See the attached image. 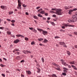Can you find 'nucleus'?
Segmentation results:
<instances>
[{"label": "nucleus", "instance_id": "obj_55", "mask_svg": "<svg viewBox=\"0 0 77 77\" xmlns=\"http://www.w3.org/2000/svg\"><path fill=\"white\" fill-rule=\"evenodd\" d=\"M11 25L12 26H15V24H14V23H12L11 24Z\"/></svg>", "mask_w": 77, "mask_h": 77}, {"label": "nucleus", "instance_id": "obj_11", "mask_svg": "<svg viewBox=\"0 0 77 77\" xmlns=\"http://www.w3.org/2000/svg\"><path fill=\"white\" fill-rule=\"evenodd\" d=\"M21 5H18L17 7V9H21Z\"/></svg>", "mask_w": 77, "mask_h": 77}, {"label": "nucleus", "instance_id": "obj_44", "mask_svg": "<svg viewBox=\"0 0 77 77\" xmlns=\"http://www.w3.org/2000/svg\"><path fill=\"white\" fill-rule=\"evenodd\" d=\"M2 76H3V77H5V75L3 74H2Z\"/></svg>", "mask_w": 77, "mask_h": 77}, {"label": "nucleus", "instance_id": "obj_40", "mask_svg": "<svg viewBox=\"0 0 77 77\" xmlns=\"http://www.w3.org/2000/svg\"><path fill=\"white\" fill-rule=\"evenodd\" d=\"M24 62H25V61H24V60H23L20 61V62H21L22 63Z\"/></svg>", "mask_w": 77, "mask_h": 77}, {"label": "nucleus", "instance_id": "obj_52", "mask_svg": "<svg viewBox=\"0 0 77 77\" xmlns=\"http://www.w3.org/2000/svg\"><path fill=\"white\" fill-rule=\"evenodd\" d=\"M48 13H45V16H48Z\"/></svg>", "mask_w": 77, "mask_h": 77}, {"label": "nucleus", "instance_id": "obj_23", "mask_svg": "<svg viewBox=\"0 0 77 77\" xmlns=\"http://www.w3.org/2000/svg\"><path fill=\"white\" fill-rule=\"evenodd\" d=\"M18 5H22V4L21 3V1H18Z\"/></svg>", "mask_w": 77, "mask_h": 77}, {"label": "nucleus", "instance_id": "obj_59", "mask_svg": "<svg viewBox=\"0 0 77 77\" xmlns=\"http://www.w3.org/2000/svg\"><path fill=\"white\" fill-rule=\"evenodd\" d=\"M5 29L6 30H8V28H5Z\"/></svg>", "mask_w": 77, "mask_h": 77}, {"label": "nucleus", "instance_id": "obj_51", "mask_svg": "<svg viewBox=\"0 0 77 77\" xmlns=\"http://www.w3.org/2000/svg\"><path fill=\"white\" fill-rule=\"evenodd\" d=\"M0 66L2 67H3L4 66V65H2V64H1Z\"/></svg>", "mask_w": 77, "mask_h": 77}, {"label": "nucleus", "instance_id": "obj_8", "mask_svg": "<svg viewBox=\"0 0 77 77\" xmlns=\"http://www.w3.org/2000/svg\"><path fill=\"white\" fill-rule=\"evenodd\" d=\"M16 36H17V37H22V38H24V36L23 35H21L20 34H18L16 35Z\"/></svg>", "mask_w": 77, "mask_h": 77}, {"label": "nucleus", "instance_id": "obj_62", "mask_svg": "<svg viewBox=\"0 0 77 77\" xmlns=\"http://www.w3.org/2000/svg\"><path fill=\"white\" fill-rule=\"evenodd\" d=\"M69 14H70V15H71V12L69 11Z\"/></svg>", "mask_w": 77, "mask_h": 77}, {"label": "nucleus", "instance_id": "obj_17", "mask_svg": "<svg viewBox=\"0 0 77 77\" xmlns=\"http://www.w3.org/2000/svg\"><path fill=\"white\" fill-rule=\"evenodd\" d=\"M63 69H64V72H66V70H68V69H66L65 67L63 68Z\"/></svg>", "mask_w": 77, "mask_h": 77}, {"label": "nucleus", "instance_id": "obj_5", "mask_svg": "<svg viewBox=\"0 0 77 77\" xmlns=\"http://www.w3.org/2000/svg\"><path fill=\"white\" fill-rule=\"evenodd\" d=\"M63 26H62V28L63 29H65V27H67V26H69V27H74V26L71 25H68L66 24H63Z\"/></svg>", "mask_w": 77, "mask_h": 77}, {"label": "nucleus", "instance_id": "obj_13", "mask_svg": "<svg viewBox=\"0 0 77 77\" xmlns=\"http://www.w3.org/2000/svg\"><path fill=\"white\" fill-rule=\"evenodd\" d=\"M19 50V49L16 48L14 50L13 52H15L16 51H18Z\"/></svg>", "mask_w": 77, "mask_h": 77}, {"label": "nucleus", "instance_id": "obj_2", "mask_svg": "<svg viewBox=\"0 0 77 77\" xmlns=\"http://www.w3.org/2000/svg\"><path fill=\"white\" fill-rule=\"evenodd\" d=\"M56 11V12L55 13L56 14H57L58 15H62V9H57Z\"/></svg>", "mask_w": 77, "mask_h": 77}, {"label": "nucleus", "instance_id": "obj_28", "mask_svg": "<svg viewBox=\"0 0 77 77\" xmlns=\"http://www.w3.org/2000/svg\"><path fill=\"white\" fill-rule=\"evenodd\" d=\"M33 18H35V19H38V17H37L35 16H34Z\"/></svg>", "mask_w": 77, "mask_h": 77}, {"label": "nucleus", "instance_id": "obj_19", "mask_svg": "<svg viewBox=\"0 0 77 77\" xmlns=\"http://www.w3.org/2000/svg\"><path fill=\"white\" fill-rule=\"evenodd\" d=\"M52 64L53 65H54V66H55L56 67H57V66H58V65H57L56 64L54 63H52Z\"/></svg>", "mask_w": 77, "mask_h": 77}, {"label": "nucleus", "instance_id": "obj_48", "mask_svg": "<svg viewBox=\"0 0 77 77\" xmlns=\"http://www.w3.org/2000/svg\"><path fill=\"white\" fill-rule=\"evenodd\" d=\"M29 29H30V30H33V28H29Z\"/></svg>", "mask_w": 77, "mask_h": 77}, {"label": "nucleus", "instance_id": "obj_3", "mask_svg": "<svg viewBox=\"0 0 77 77\" xmlns=\"http://www.w3.org/2000/svg\"><path fill=\"white\" fill-rule=\"evenodd\" d=\"M60 61L62 62V63L65 65V66H68V67L69 68H71V66H69L68 65L66 64V62H64L65 61H64V60H61Z\"/></svg>", "mask_w": 77, "mask_h": 77}, {"label": "nucleus", "instance_id": "obj_14", "mask_svg": "<svg viewBox=\"0 0 77 77\" xmlns=\"http://www.w3.org/2000/svg\"><path fill=\"white\" fill-rule=\"evenodd\" d=\"M40 14H45V11H42L41 12H40Z\"/></svg>", "mask_w": 77, "mask_h": 77}, {"label": "nucleus", "instance_id": "obj_35", "mask_svg": "<svg viewBox=\"0 0 77 77\" xmlns=\"http://www.w3.org/2000/svg\"><path fill=\"white\" fill-rule=\"evenodd\" d=\"M65 8L66 9H69V8H68V7L66 6L65 7Z\"/></svg>", "mask_w": 77, "mask_h": 77}, {"label": "nucleus", "instance_id": "obj_50", "mask_svg": "<svg viewBox=\"0 0 77 77\" xmlns=\"http://www.w3.org/2000/svg\"><path fill=\"white\" fill-rule=\"evenodd\" d=\"M53 17H56L57 16H56V15H53Z\"/></svg>", "mask_w": 77, "mask_h": 77}, {"label": "nucleus", "instance_id": "obj_61", "mask_svg": "<svg viewBox=\"0 0 77 77\" xmlns=\"http://www.w3.org/2000/svg\"><path fill=\"white\" fill-rule=\"evenodd\" d=\"M48 20H50V17H48Z\"/></svg>", "mask_w": 77, "mask_h": 77}, {"label": "nucleus", "instance_id": "obj_32", "mask_svg": "<svg viewBox=\"0 0 77 77\" xmlns=\"http://www.w3.org/2000/svg\"><path fill=\"white\" fill-rule=\"evenodd\" d=\"M38 41H42V40H43V39L42 38H39L38 39Z\"/></svg>", "mask_w": 77, "mask_h": 77}, {"label": "nucleus", "instance_id": "obj_57", "mask_svg": "<svg viewBox=\"0 0 77 77\" xmlns=\"http://www.w3.org/2000/svg\"><path fill=\"white\" fill-rule=\"evenodd\" d=\"M62 31H63V32H64V30H62V29H61L60 30V32H62Z\"/></svg>", "mask_w": 77, "mask_h": 77}, {"label": "nucleus", "instance_id": "obj_42", "mask_svg": "<svg viewBox=\"0 0 77 77\" xmlns=\"http://www.w3.org/2000/svg\"><path fill=\"white\" fill-rule=\"evenodd\" d=\"M22 6L26 8V6L25 5V4H23L22 5Z\"/></svg>", "mask_w": 77, "mask_h": 77}, {"label": "nucleus", "instance_id": "obj_16", "mask_svg": "<svg viewBox=\"0 0 77 77\" xmlns=\"http://www.w3.org/2000/svg\"><path fill=\"white\" fill-rule=\"evenodd\" d=\"M48 42V40L46 39H45L43 41V42L44 43H47Z\"/></svg>", "mask_w": 77, "mask_h": 77}, {"label": "nucleus", "instance_id": "obj_49", "mask_svg": "<svg viewBox=\"0 0 77 77\" xmlns=\"http://www.w3.org/2000/svg\"><path fill=\"white\" fill-rule=\"evenodd\" d=\"M16 53L17 54H18V55H19L20 54V52H16Z\"/></svg>", "mask_w": 77, "mask_h": 77}, {"label": "nucleus", "instance_id": "obj_10", "mask_svg": "<svg viewBox=\"0 0 77 77\" xmlns=\"http://www.w3.org/2000/svg\"><path fill=\"white\" fill-rule=\"evenodd\" d=\"M0 7H1V8L2 9H6V6L1 5Z\"/></svg>", "mask_w": 77, "mask_h": 77}, {"label": "nucleus", "instance_id": "obj_1", "mask_svg": "<svg viewBox=\"0 0 77 77\" xmlns=\"http://www.w3.org/2000/svg\"><path fill=\"white\" fill-rule=\"evenodd\" d=\"M68 21L69 23H72L73 22H75V21H77V16L75 15H74L72 17V18L71 19H69L68 20Z\"/></svg>", "mask_w": 77, "mask_h": 77}, {"label": "nucleus", "instance_id": "obj_7", "mask_svg": "<svg viewBox=\"0 0 77 77\" xmlns=\"http://www.w3.org/2000/svg\"><path fill=\"white\" fill-rule=\"evenodd\" d=\"M48 76L50 77H57V76L54 74H53L51 75H48Z\"/></svg>", "mask_w": 77, "mask_h": 77}, {"label": "nucleus", "instance_id": "obj_36", "mask_svg": "<svg viewBox=\"0 0 77 77\" xmlns=\"http://www.w3.org/2000/svg\"><path fill=\"white\" fill-rule=\"evenodd\" d=\"M0 29H1V30H4V27H0Z\"/></svg>", "mask_w": 77, "mask_h": 77}, {"label": "nucleus", "instance_id": "obj_43", "mask_svg": "<svg viewBox=\"0 0 77 77\" xmlns=\"http://www.w3.org/2000/svg\"><path fill=\"white\" fill-rule=\"evenodd\" d=\"M74 34L75 35H77V32H74Z\"/></svg>", "mask_w": 77, "mask_h": 77}, {"label": "nucleus", "instance_id": "obj_30", "mask_svg": "<svg viewBox=\"0 0 77 77\" xmlns=\"http://www.w3.org/2000/svg\"><path fill=\"white\" fill-rule=\"evenodd\" d=\"M33 32H35V33H36L37 31H36V29H33Z\"/></svg>", "mask_w": 77, "mask_h": 77}, {"label": "nucleus", "instance_id": "obj_45", "mask_svg": "<svg viewBox=\"0 0 77 77\" xmlns=\"http://www.w3.org/2000/svg\"><path fill=\"white\" fill-rule=\"evenodd\" d=\"M69 12H73V10H69Z\"/></svg>", "mask_w": 77, "mask_h": 77}, {"label": "nucleus", "instance_id": "obj_41", "mask_svg": "<svg viewBox=\"0 0 77 77\" xmlns=\"http://www.w3.org/2000/svg\"><path fill=\"white\" fill-rule=\"evenodd\" d=\"M59 37H58V36H56L55 37V39H58V38H59Z\"/></svg>", "mask_w": 77, "mask_h": 77}, {"label": "nucleus", "instance_id": "obj_25", "mask_svg": "<svg viewBox=\"0 0 77 77\" xmlns=\"http://www.w3.org/2000/svg\"><path fill=\"white\" fill-rule=\"evenodd\" d=\"M40 69L39 68L37 69V72L38 73L40 72Z\"/></svg>", "mask_w": 77, "mask_h": 77}, {"label": "nucleus", "instance_id": "obj_64", "mask_svg": "<svg viewBox=\"0 0 77 77\" xmlns=\"http://www.w3.org/2000/svg\"><path fill=\"white\" fill-rule=\"evenodd\" d=\"M52 10H53V11H55V9L54 8H52Z\"/></svg>", "mask_w": 77, "mask_h": 77}, {"label": "nucleus", "instance_id": "obj_38", "mask_svg": "<svg viewBox=\"0 0 77 77\" xmlns=\"http://www.w3.org/2000/svg\"><path fill=\"white\" fill-rule=\"evenodd\" d=\"M77 8H75L73 9V11H77Z\"/></svg>", "mask_w": 77, "mask_h": 77}, {"label": "nucleus", "instance_id": "obj_18", "mask_svg": "<svg viewBox=\"0 0 77 77\" xmlns=\"http://www.w3.org/2000/svg\"><path fill=\"white\" fill-rule=\"evenodd\" d=\"M72 68H74V69H75L76 70H77V68H76V67L75 66H74L72 65Z\"/></svg>", "mask_w": 77, "mask_h": 77}, {"label": "nucleus", "instance_id": "obj_29", "mask_svg": "<svg viewBox=\"0 0 77 77\" xmlns=\"http://www.w3.org/2000/svg\"><path fill=\"white\" fill-rule=\"evenodd\" d=\"M27 51H23V53H24L25 54H27Z\"/></svg>", "mask_w": 77, "mask_h": 77}, {"label": "nucleus", "instance_id": "obj_27", "mask_svg": "<svg viewBox=\"0 0 77 77\" xmlns=\"http://www.w3.org/2000/svg\"><path fill=\"white\" fill-rule=\"evenodd\" d=\"M38 16L39 17H42V15L40 14H38Z\"/></svg>", "mask_w": 77, "mask_h": 77}, {"label": "nucleus", "instance_id": "obj_21", "mask_svg": "<svg viewBox=\"0 0 77 77\" xmlns=\"http://www.w3.org/2000/svg\"><path fill=\"white\" fill-rule=\"evenodd\" d=\"M16 59L17 60H20V56L17 57L16 58Z\"/></svg>", "mask_w": 77, "mask_h": 77}, {"label": "nucleus", "instance_id": "obj_53", "mask_svg": "<svg viewBox=\"0 0 77 77\" xmlns=\"http://www.w3.org/2000/svg\"><path fill=\"white\" fill-rule=\"evenodd\" d=\"M43 20H46V18L45 17H43Z\"/></svg>", "mask_w": 77, "mask_h": 77}, {"label": "nucleus", "instance_id": "obj_24", "mask_svg": "<svg viewBox=\"0 0 77 77\" xmlns=\"http://www.w3.org/2000/svg\"><path fill=\"white\" fill-rule=\"evenodd\" d=\"M7 33L8 35H11V32L9 31H7Z\"/></svg>", "mask_w": 77, "mask_h": 77}, {"label": "nucleus", "instance_id": "obj_6", "mask_svg": "<svg viewBox=\"0 0 77 77\" xmlns=\"http://www.w3.org/2000/svg\"><path fill=\"white\" fill-rule=\"evenodd\" d=\"M60 45H63L64 47H65V48H66L67 47V46L65 45V44L63 42H60Z\"/></svg>", "mask_w": 77, "mask_h": 77}, {"label": "nucleus", "instance_id": "obj_31", "mask_svg": "<svg viewBox=\"0 0 77 77\" xmlns=\"http://www.w3.org/2000/svg\"><path fill=\"white\" fill-rule=\"evenodd\" d=\"M11 23H14L15 22V20H11Z\"/></svg>", "mask_w": 77, "mask_h": 77}, {"label": "nucleus", "instance_id": "obj_4", "mask_svg": "<svg viewBox=\"0 0 77 77\" xmlns=\"http://www.w3.org/2000/svg\"><path fill=\"white\" fill-rule=\"evenodd\" d=\"M37 30H39V31H40V32H41V31H42V33L44 35H46L48 33V32L47 31H45L43 30L42 29H37Z\"/></svg>", "mask_w": 77, "mask_h": 77}, {"label": "nucleus", "instance_id": "obj_33", "mask_svg": "<svg viewBox=\"0 0 77 77\" xmlns=\"http://www.w3.org/2000/svg\"><path fill=\"white\" fill-rule=\"evenodd\" d=\"M42 60L43 62L44 63V58H43V57L42 58Z\"/></svg>", "mask_w": 77, "mask_h": 77}, {"label": "nucleus", "instance_id": "obj_22", "mask_svg": "<svg viewBox=\"0 0 77 77\" xmlns=\"http://www.w3.org/2000/svg\"><path fill=\"white\" fill-rule=\"evenodd\" d=\"M67 54H68L69 55V56L70 55V54H71L70 52L69 51H67Z\"/></svg>", "mask_w": 77, "mask_h": 77}, {"label": "nucleus", "instance_id": "obj_26", "mask_svg": "<svg viewBox=\"0 0 77 77\" xmlns=\"http://www.w3.org/2000/svg\"><path fill=\"white\" fill-rule=\"evenodd\" d=\"M32 53V51H27V54H28V53Z\"/></svg>", "mask_w": 77, "mask_h": 77}, {"label": "nucleus", "instance_id": "obj_47", "mask_svg": "<svg viewBox=\"0 0 77 77\" xmlns=\"http://www.w3.org/2000/svg\"><path fill=\"white\" fill-rule=\"evenodd\" d=\"M62 74L63 75H66V73H63Z\"/></svg>", "mask_w": 77, "mask_h": 77}, {"label": "nucleus", "instance_id": "obj_9", "mask_svg": "<svg viewBox=\"0 0 77 77\" xmlns=\"http://www.w3.org/2000/svg\"><path fill=\"white\" fill-rule=\"evenodd\" d=\"M20 42V40L18 39H16L14 41V43L15 44H17L18 43V42Z\"/></svg>", "mask_w": 77, "mask_h": 77}, {"label": "nucleus", "instance_id": "obj_58", "mask_svg": "<svg viewBox=\"0 0 77 77\" xmlns=\"http://www.w3.org/2000/svg\"><path fill=\"white\" fill-rule=\"evenodd\" d=\"M75 65L77 66V62H75Z\"/></svg>", "mask_w": 77, "mask_h": 77}, {"label": "nucleus", "instance_id": "obj_56", "mask_svg": "<svg viewBox=\"0 0 77 77\" xmlns=\"http://www.w3.org/2000/svg\"><path fill=\"white\" fill-rule=\"evenodd\" d=\"M7 21H11V20H10V19H7Z\"/></svg>", "mask_w": 77, "mask_h": 77}, {"label": "nucleus", "instance_id": "obj_54", "mask_svg": "<svg viewBox=\"0 0 77 77\" xmlns=\"http://www.w3.org/2000/svg\"><path fill=\"white\" fill-rule=\"evenodd\" d=\"M4 60H5L6 61V60H7V59H6L5 58H3Z\"/></svg>", "mask_w": 77, "mask_h": 77}, {"label": "nucleus", "instance_id": "obj_63", "mask_svg": "<svg viewBox=\"0 0 77 77\" xmlns=\"http://www.w3.org/2000/svg\"><path fill=\"white\" fill-rule=\"evenodd\" d=\"M39 45H40V46H42V44H41V43H40L39 44Z\"/></svg>", "mask_w": 77, "mask_h": 77}, {"label": "nucleus", "instance_id": "obj_15", "mask_svg": "<svg viewBox=\"0 0 77 77\" xmlns=\"http://www.w3.org/2000/svg\"><path fill=\"white\" fill-rule=\"evenodd\" d=\"M26 73H27V74H28L29 75L31 74V72L29 70H28V71H27Z\"/></svg>", "mask_w": 77, "mask_h": 77}, {"label": "nucleus", "instance_id": "obj_37", "mask_svg": "<svg viewBox=\"0 0 77 77\" xmlns=\"http://www.w3.org/2000/svg\"><path fill=\"white\" fill-rule=\"evenodd\" d=\"M25 39L26 41H28V40H29V39L28 38H27V37H25Z\"/></svg>", "mask_w": 77, "mask_h": 77}, {"label": "nucleus", "instance_id": "obj_39", "mask_svg": "<svg viewBox=\"0 0 77 77\" xmlns=\"http://www.w3.org/2000/svg\"><path fill=\"white\" fill-rule=\"evenodd\" d=\"M31 45H33L35 44V42H31Z\"/></svg>", "mask_w": 77, "mask_h": 77}, {"label": "nucleus", "instance_id": "obj_60", "mask_svg": "<svg viewBox=\"0 0 77 77\" xmlns=\"http://www.w3.org/2000/svg\"><path fill=\"white\" fill-rule=\"evenodd\" d=\"M26 15H29V13L27 12H26Z\"/></svg>", "mask_w": 77, "mask_h": 77}, {"label": "nucleus", "instance_id": "obj_46", "mask_svg": "<svg viewBox=\"0 0 77 77\" xmlns=\"http://www.w3.org/2000/svg\"><path fill=\"white\" fill-rule=\"evenodd\" d=\"M74 47L75 48H77V45H75Z\"/></svg>", "mask_w": 77, "mask_h": 77}, {"label": "nucleus", "instance_id": "obj_20", "mask_svg": "<svg viewBox=\"0 0 77 77\" xmlns=\"http://www.w3.org/2000/svg\"><path fill=\"white\" fill-rule=\"evenodd\" d=\"M14 12L12 11H10L8 12V14H9L10 15H11V14H12Z\"/></svg>", "mask_w": 77, "mask_h": 77}, {"label": "nucleus", "instance_id": "obj_12", "mask_svg": "<svg viewBox=\"0 0 77 77\" xmlns=\"http://www.w3.org/2000/svg\"><path fill=\"white\" fill-rule=\"evenodd\" d=\"M75 62L72 61L70 62L69 63H70V64H72L73 65H75Z\"/></svg>", "mask_w": 77, "mask_h": 77}, {"label": "nucleus", "instance_id": "obj_34", "mask_svg": "<svg viewBox=\"0 0 77 77\" xmlns=\"http://www.w3.org/2000/svg\"><path fill=\"white\" fill-rule=\"evenodd\" d=\"M55 69H57V70H58V71H60V68H55Z\"/></svg>", "mask_w": 77, "mask_h": 77}]
</instances>
